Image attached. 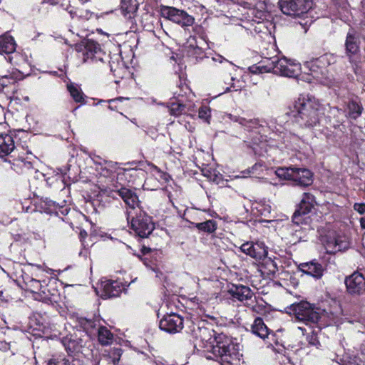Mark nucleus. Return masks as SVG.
<instances>
[{
  "mask_svg": "<svg viewBox=\"0 0 365 365\" xmlns=\"http://www.w3.org/2000/svg\"><path fill=\"white\" fill-rule=\"evenodd\" d=\"M120 168L117 163L105 161L100 164L96 170L99 173L98 182L102 183V190L110 193H116L125 202L127 206L135 208L139 202L135 192L130 189L122 187L118 182Z\"/></svg>",
  "mask_w": 365,
  "mask_h": 365,
  "instance_id": "f257e3e1",
  "label": "nucleus"
},
{
  "mask_svg": "<svg viewBox=\"0 0 365 365\" xmlns=\"http://www.w3.org/2000/svg\"><path fill=\"white\" fill-rule=\"evenodd\" d=\"M297 122L302 126L313 128L320 124L324 115V107L308 95H301L294 103Z\"/></svg>",
  "mask_w": 365,
  "mask_h": 365,
  "instance_id": "f03ea898",
  "label": "nucleus"
},
{
  "mask_svg": "<svg viewBox=\"0 0 365 365\" xmlns=\"http://www.w3.org/2000/svg\"><path fill=\"white\" fill-rule=\"evenodd\" d=\"M66 11L71 17L69 30L78 36L89 31L93 33L91 22L93 21H98L101 17V15L94 13L89 9L74 6L71 4L67 5Z\"/></svg>",
  "mask_w": 365,
  "mask_h": 365,
  "instance_id": "7ed1b4c3",
  "label": "nucleus"
},
{
  "mask_svg": "<svg viewBox=\"0 0 365 365\" xmlns=\"http://www.w3.org/2000/svg\"><path fill=\"white\" fill-rule=\"evenodd\" d=\"M215 340L216 344L213 345L212 353L219 358L221 364H237L240 360L239 352L231 339L223 334H219Z\"/></svg>",
  "mask_w": 365,
  "mask_h": 365,
  "instance_id": "20e7f679",
  "label": "nucleus"
},
{
  "mask_svg": "<svg viewBox=\"0 0 365 365\" xmlns=\"http://www.w3.org/2000/svg\"><path fill=\"white\" fill-rule=\"evenodd\" d=\"M140 203V202H138ZM130 210H127V220H130L132 230L140 237H148L154 229L151 217L139 207V204L135 208L128 206Z\"/></svg>",
  "mask_w": 365,
  "mask_h": 365,
  "instance_id": "39448f33",
  "label": "nucleus"
},
{
  "mask_svg": "<svg viewBox=\"0 0 365 365\" xmlns=\"http://www.w3.org/2000/svg\"><path fill=\"white\" fill-rule=\"evenodd\" d=\"M275 173L278 178L292 180L296 185L302 187L309 186L313 182V175L309 170L306 168H279Z\"/></svg>",
  "mask_w": 365,
  "mask_h": 365,
  "instance_id": "423d86ee",
  "label": "nucleus"
},
{
  "mask_svg": "<svg viewBox=\"0 0 365 365\" xmlns=\"http://www.w3.org/2000/svg\"><path fill=\"white\" fill-rule=\"evenodd\" d=\"M289 309L297 320L307 325L317 323L320 318L319 309L306 301L292 304Z\"/></svg>",
  "mask_w": 365,
  "mask_h": 365,
  "instance_id": "0eeeda50",
  "label": "nucleus"
},
{
  "mask_svg": "<svg viewBox=\"0 0 365 365\" xmlns=\"http://www.w3.org/2000/svg\"><path fill=\"white\" fill-rule=\"evenodd\" d=\"M160 11L163 17L181 26L185 29L195 23V18L192 16L175 7L162 5L160 7Z\"/></svg>",
  "mask_w": 365,
  "mask_h": 365,
  "instance_id": "6e6552de",
  "label": "nucleus"
},
{
  "mask_svg": "<svg viewBox=\"0 0 365 365\" xmlns=\"http://www.w3.org/2000/svg\"><path fill=\"white\" fill-rule=\"evenodd\" d=\"M313 0H279V6L284 14L300 16L312 9Z\"/></svg>",
  "mask_w": 365,
  "mask_h": 365,
  "instance_id": "1a4fd4ad",
  "label": "nucleus"
},
{
  "mask_svg": "<svg viewBox=\"0 0 365 365\" xmlns=\"http://www.w3.org/2000/svg\"><path fill=\"white\" fill-rule=\"evenodd\" d=\"M272 71L282 76L297 78L301 70L300 64L294 61L282 58L272 62Z\"/></svg>",
  "mask_w": 365,
  "mask_h": 365,
  "instance_id": "9d476101",
  "label": "nucleus"
},
{
  "mask_svg": "<svg viewBox=\"0 0 365 365\" xmlns=\"http://www.w3.org/2000/svg\"><path fill=\"white\" fill-rule=\"evenodd\" d=\"M83 43L84 47L83 51L84 61L103 62L104 59L108 57L101 44L96 41L87 38Z\"/></svg>",
  "mask_w": 365,
  "mask_h": 365,
  "instance_id": "9b49d317",
  "label": "nucleus"
},
{
  "mask_svg": "<svg viewBox=\"0 0 365 365\" xmlns=\"http://www.w3.org/2000/svg\"><path fill=\"white\" fill-rule=\"evenodd\" d=\"M183 318L175 313L165 315L159 322L160 329L169 334L180 332L183 329Z\"/></svg>",
  "mask_w": 365,
  "mask_h": 365,
  "instance_id": "f8f14e48",
  "label": "nucleus"
},
{
  "mask_svg": "<svg viewBox=\"0 0 365 365\" xmlns=\"http://www.w3.org/2000/svg\"><path fill=\"white\" fill-rule=\"evenodd\" d=\"M240 249L242 252L256 260L264 259L267 255V247L262 242H247L242 244Z\"/></svg>",
  "mask_w": 365,
  "mask_h": 365,
  "instance_id": "ddd939ff",
  "label": "nucleus"
},
{
  "mask_svg": "<svg viewBox=\"0 0 365 365\" xmlns=\"http://www.w3.org/2000/svg\"><path fill=\"white\" fill-rule=\"evenodd\" d=\"M345 284L347 292L351 295H360L365 291V279L358 272H355L351 275L346 277Z\"/></svg>",
  "mask_w": 365,
  "mask_h": 365,
  "instance_id": "4468645a",
  "label": "nucleus"
},
{
  "mask_svg": "<svg viewBox=\"0 0 365 365\" xmlns=\"http://www.w3.org/2000/svg\"><path fill=\"white\" fill-rule=\"evenodd\" d=\"M186 57L190 61L197 63L205 61L207 63L208 55H211L210 51H207V49L202 48L198 45L190 44L185 50Z\"/></svg>",
  "mask_w": 365,
  "mask_h": 365,
  "instance_id": "2eb2a0df",
  "label": "nucleus"
},
{
  "mask_svg": "<svg viewBox=\"0 0 365 365\" xmlns=\"http://www.w3.org/2000/svg\"><path fill=\"white\" fill-rule=\"evenodd\" d=\"M228 294L233 298L242 302L245 306H247L252 300L255 297L253 292L247 286L239 285L235 286L228 290Z\"/></svg>",
  "mask_w": 365,
  "mask_h": 365,
  "instance_id": "dca6fc26",
  "label": "nucleus"
},
{
  "mask_svg": "<svg viewBox=\"0 0 365 365\" xmlns=\"http://www.w3.org/2000/svg\"><path fill=\"white\" fill-rule=\"evenodd\" d=\"M359 41L354 30L349 31L345 41L346 55L351 63L353 62V57L359 52Z\"/></svg>",
  "mask_w": 365,
  "mask_h": 365,
  "instance_id": "f3484780",
  "label": "nucleus"
},
{
  "mask_svg": "<svg viewBox=\"0 0 365 365\" xmlns=\"http://www.w3.org/2000/svg\"><path fill=\"white\" fill-rule=\"evenodd\" d=\"M25 286L27 290L36 294L34 297L36 299L41 300L45 303L51 302V299L48 294H46L45 289L42 291V294L38 292L42 288L39 280L28 277V281L25 280Z\"/></svg>",
  "mask_w": 365,
  "mask_h": 365,
  "instance_id": "a211bd4d",
  "label": "nucleus"
},
{
  "mask_svg": "<svg viewBox=\"0 0 365 365\" xmlns=\"http://www.w3.org/2000/svg\"><path fill=\"white\" fill-rule=\"evenodd\" d=\"M103 296L105 297H115L119 296L123 289L122 282L118 280L107 279L101 282Z\"/></svg>",
  "mask_w": 365,
  "mask_h": 365,
  "instance_id": "6ab92c4d",
  "label": "nucleus"
},
{
  "mask_svg": "<svg viewBox=\"0 0 365 365\" xmlns=\"http://www.w3.org/2000/svg\"><path fill=\"white\" fill-rule=\"evenodd\" d=\"M304 67L308 70L306 81L309 83H312L314 80L319 81L325 73L312 59L304 62Z\"/></svg>",
  "mask_w": 365,
  "mask_h": 365,
  "instance_id": "aec40b11",
  "label": "nucleus"
},
{
  "mask_svg": "<svg viewBox=\"0 0 365 365\" xmlns=\"http://www.w3.org/2000/svg\"><path fill=\"white\" fill-rule=\"evenodd\" d=\"M299 268L302 272L317 279L320 278L323 274L322 266L317 262H310L301 263Z\"/></svg>",
  "mask_w": 365,
  "mask_h": 365,
  "instance_id": "412c9836",
  "label": "nucleus"
},
{
  "mask_svg": "<svg viewBox=\"0 0 365 365\" xmlns=\"http://www.w3.org/2000/svg\"><path fill=\"white\" fill-rule=\"evenodd\" d=\"M16 48L14 38L7 32L0 36V53H13Z\"/></svg>",
  "mask_w": 365,
  "mask_h": 365,
  "instance_id": "4be33fe9",
  "label": "nucleus"
},
{
  "mask_svg": "<svg viewBox=\"0 0 365 365\" xmlns=\"http://www.w3.org/2000/svg\"><path fill=\"white\" fill-rule=\"evenodd\" d=\"M139 4L137 0H122L120 9L123 15L128 19L134 18L138 9Z\"/></svg>",
  "mask_w": 365,
  "mask_h": 365,
  "instance_id": "5701e85b",
  "label": "nucleus"
},
{
  "mask_svg": "<svg viewBox=\"0 0 365 365\" xmlns=\"http://www.w3.org/2000/svg\"><path fill=\"white\" fill-rule=\"evenodd\" d=\"M251 331L253 334L262 339L268 337L269 334H270L269 329L264 323L262 319L260 317H257L255 319L253 324L251 326Z\"/></svg>",
  "mask_w": 365,
  "mask_h": 365,
  "instance_id": "b1692460",
  "label": "nucleus"
},
{
  "mask_svg": "<svg viewBox=\"0 0 365 365\" xmlns=\"http://www.w3.org/2000/svg\"><path fill=\"white\" fill-rule=\"evenodd\" d=\"M173 78L176 83V87L179 90L181 91H192L190 81L187 79L185 73H175Z\"/></svg>",
  "mask_w": 365,
  "mask_h": 365,
  "instance_id": "393cba45",
  "label": "nucleus"
},
{
  "mask_svg": "<svg viewBox=\"0 0 365 365\" xmlns=\"http://www.w3.org/2000/svg\"><path fill=\"white\" fill-rule=\"evenodd\" d=\"M14 148V142L11 135H0V157L7 155Z\"/></svg>",
  "mask_w": 365,
  "mask_h": 365,
  "instance_id": "a878e982",
  "label": "nucleus"
},
{
  "mask_svg": "<svg viewBox=\"0 0 365 365\" xmlns=\"http://www.w3.org/2000/svg\"><path fill=\"white\" fill-rule=\"evenodd\" d=\"M241 27L244 28L247 31V34H250L252 35H253L254 34H259L262 32L264 33L262 31V29H267V27L264 26V22H254L250 20L244 21V24L241 25Z\"/></svg>",
  "mask_w": 365,
  "mask_h": 365,
  "instance_id": "bb28decb",
  "label": "nucleus"
},
{
  "mask_svg": "<svg viewBox=\"0 0 365 365\" xmlns=\"http://www.w3.org/2000/svg\"><path fill=\"white\" fill-rule=\"evenodd\" d=\"M316 204L314 196L309 192H304L299 205L303 212H310Z\"/></svg>",
  "mask_w": 365,
  "mask_h": 365,
  "instance_id": "cd10ccee",
  "label": "nucleus"
},
{
  "mask_svg": "<svg viewBox=\"0 0 365 365\" xmlns=\"http://www.w3.org/2000/svg\"><path fill=\"white\" fill-rule=\"evenodd\" d=\"M98 341L102 345H108L112 343L113 335L106 327L101 326L98 328Z\"/></svg>",
  "mask_w": 365,
  "mask_h": 365,
  "instance_id": "c85d7f7f",
  "label": "nucleus"
},
{
  "mask_svg": "<svg viewBox=\"0 0 365 365\" xmlns=\"http://www.w3.org/2000/svg\"><path fill=\"white\" fill-rule=\"evenodd\" d=\"M227 117L231 120L237 122L240 125L247 128H256L257 125L259 124L258 120L257 119L247 120L244 118L236 116L230 113L227 114Z\"/></svg>",
  "mask_w": 365,
  "mask_h": 365,
  "instance_id": "c756f323",
  "label": "nucleus"
},
{
  "mask_svg": "<svg viewBox=\"0 0 365 365\" xmlns=\"http://www.w3.org/2000/svg\"><path fill=\"white\" fill-rule=\"evenodd\" d=\"M230 86L226 87L224 91H246L245 81L233 77L230 78Z\"/></svg>",
  "mask_w": 365,
  "mask_h": 365,
  "instance_id": "7c9ffc66",
  "label": "nucleus"
},
{
  "mask_svg": "<svg viewBox=\"0 0 365 365\" xmlns=\"http://www.w3.org/2000/svg\"><path fill=\"white\" fill-rule=\"evenodd\" d=\"M186 105L178 101L170 103L168 107L169 108V111L170 115L174 116H179L185 113Z\"/></svg>",
  "mask_w": 365,
  "mask_h": 365,
  "instance_id": "2f4dec72",
  "label": "nucleus"
},
{
  "mask_svg": "<svg viewBox=\"0 0 365 365\" xmlns=\"http://www.w3.org/2000/svg\"><path fill=\"white\" fill-rule=\"evenodd\" d=\"M195 227L199 230L204 231L205 232L212 233L217 229V223L212 220H209L203 222L196 223Z\"/></svg>",
  "mask_w": 365,
  "mask_h": 365,
  "instance_id": "473e14b6",
  "label": "nucleus"
},
{
  "mask_svg": "<svg viewBox=\"0 0 365 365\" xmlns=\"http://www.w3.org/2000/svg\"><path fill=\"white\" fill-rule=\"evenodd\" d=\"M192 30L194 34L193 39L195 40L196 38H198L202 40L207 45V48H209L208 37L204 27H202L201 25H195L192 27Z\"/></svg>",
  "mask_w": 365,
  "mask_h": 365,
  "instance_id": "72a5a7b5",
  "label": "nucleus"
},
{
  "mask_svg": "<svg viewBox=\"0 0 365 365\" xmlns=\"http://www.w3.org/2000/svg\"><path fill=\"white\" fill-rule=\"evenodd\" d=\"M348 247V242L339 238H334L331 241L327 242V248H331L334 251H341Z\"/></svg>",
  "mask_w": 365,
  "mask_h": 365,
  "instance_id": "f704fd0d",
  "label": "nucleus"
},
{
  "mask_svg": "<svg viewBox=\"0 0 365 365\" xmlns=\"http://www.w3.org/2000/svg\"><path fill=\"white\" fill-rule=\"evenodd\" d=\"M309 214L307 212H303L299 207L294 212L292 216V222L296 225H302L307 222V215Z\"/></svg>",
  "mask_w": 365,
  "mask_h": 365,
  "instance_id": "c9c22d12",
  "label": "nucleus"
},
{
  "mask_svg": "<svg viewBox=\"0 0 365 365\" xmlns=\"http://www.w3.org/2000/svg\"><path fill=\"white\" fill-rule=\"evenodd\" d=\"M272 71V65L264 66L261 65L260 63L256 65H252L249 67V71L252 74H262L264 73L271 72Z\"/></svg>",
  "mask_w": 365,
  "mask_h": 365,
  "instance_id": "e433bc0d",
  "label": "nucleus"
},
{
  "mask_svg": "<svg viewBox=\"0 0 365 365\" xmlns=\"http://www.w3.org/2000/svg\"><path fill=\"white\" fill-rule=\"evenodd\" d=\"M251 16L249 14V18H250V21H259L264 22V21L267 19V12L262 10H250Z\"/></svg>",
  "mask_w": 365,
  "mask_h": 365,
  "instance_id": "4c0bfd02",
  "label": "nucleus"
},
{
  "mask_svg": "<svg viewBox=\"0 0 365 365\" xmlns=\"http://www.w3.org/2000/svg\"><path fill=\"white\" fill-rule=\"evenodd\" d=\"M349 115L352 118L356 119L358 118L362 111V107L356 102H351L349 104Z\"/></svg>",
  "mask_w": 365,
  "mask_h": 365,
  "instance_id": "58836bf2",
  "label": "nucleus"
},
{
  "mask_svg": "<svg viewBox=\"0 0 365 365\" xmlns=\"http://www.w3.org/2000/svg\"><path fill=\"white\" fill-rule=\"evenodd\" d=\"M19 93H11L12 95L8 96V98L10 99L9 106L11 107L14 108L15 106L21 105L23 103V101H29L28 96L21 98V97L19 96L18 95H15V94H19Z\"/></svg>",
  "mask_w": 365,
  "mask_h": 365,
  "instance_id": "ea45409f",
  "label": "nucleus"
},
{
  "mask_svg": "<svg viewBox=\"0 0 365 365\" xmlns=\"http://www.w3.org/2000/svg\"><path fill=\"white\" fill-rule=\"evenodd\" d=\"M312 60L314 63H317L319 66V68L324 71H325L327 67L330 63L327 54L322 55L318 58H312Z\"/></svg>",
  "mask_w": 365,
  "mask_h": 365,
  "instance_id": "a19ab883",
  "label": "nucleus"
},
{
  "mask_svg": "<svg viewBox=\"0 0 365 365\" xmlns=\"http://www.w3.org/2000/svg\"><path fill=\"white\" fill-rule=\"evenodd\" d=\"M15 83V80L8 76H1L0 91H2L4 88H9L11 86L14 85Z\"/></svg>",
  "mask_w": 365,
  "mask_h": 365,
  "instance_id": "79ce46f5",
  "label": "nucleus"
},
{
  "mask_svg": "<svg viewBox=\"0 0 365 365\" xmlns=\"http://www.w3.org/2000/svg\"><path fill=\"white\" fill-rule=\"evenodd\" d=\"M208 55V58L207 60V63L209 65H215V63H222L224 61H227V60L224 58L220 54H215V56Z\"/></svg>",
  "mask_w": 365,
  "mask_h": 365,
  "instance_id": "37998d69",
  "label": "nucleus"
},
{
  "mask_svg": "<svg viewBox=\"0 0 365 365\" xmlns=\"http://www.w3.org/2000/svg\"><path fill=\"white\" fill-rule=\"evenodd\" d=\"M248 302L249 303L247 304V305L246 307L250 308L253 312L258 313V312L262 311L264 308V307L262 304H259L256 301L255 296L252 298V300H251L250 302Z\"/></svg>",
  "mask_w": 365,
  "mask_h": 365,
  "instance_id": "c03bdc74",
  "label": "nucleus"
},
{
  "mask_svg": "<svg viewBox=\"0 0 365 365\" xmlns=\"http://www.w3.org/2000/svg\"><path fill=\"white\" fill-rule=\"evenodd\" d=\"M48 365H71L69 359L59 356L56 358L51 359L48 361Z\"/></svg>",
  "mask_w": 365,
  "mask_h": 365,
  "instance_id": "a18cd8bd",
  "label": "nucleus"
},
{
  "mask_svg": "<svg viewBox=\"0 0 365 365\" xmlns=\"http://www.w3.org/2000/svg\"><path fill=\"white\" fill-rule=\"evenodd\" d=\"M199 118L205 120L209 123V118H210V109L207 106H202L199 109Z\"/></svg>",
  "mask_w": 365,
  "mask_h": 365,
  "instance_id": "49530a36",
  "label": "nucleus"
},
{
  "mask_svg": "<svg viewBox=\"0 0 365 365\" xmlns=\"http://www.w3.org/2000/svg\"><path fill=\"white\" fill-rule=\"evenodd\" d=\"M72 98L77 103L82 104L87 103V101L85 99L83 93H70Z\"/></svg>",
  "mask_w": 365,
  "mask_h": 365,
  "instance_id": "de8ad7c7",
  "label": "nucleus"
},
{
  "mask_svg": "<svg viewBox=\"0 0 365 365\" xmlns=\"http://www.w3.org/2000/svg\"><path fill=\"white\" fill-rule=\"evenodd\" d=\"M63 344L65 346L66 350L68 353L73 352L76 346V341L72 340H68L66 339L63 340Z\"/></svg>",
  "mask_w": 365,
  "mask_h": 365,
  "instance_id": "09e8293b",
  "label": "nucleus"
},
{
  "mask_svg": "<svg viewBox=\"0 0 365 365\" xmlns=\"http://www.w3.org/2000/svg\"><path fill=\"white\" fill-rule=\"evenodd\" d=\"M112 357H113V363L115 365L120 360V356L122 354V350L118 348H113L111 350Z\"/></svg>",
  "mask_w": 365,
  "mask_h": 365,
  "instance_id": "8fccbe9b",
  "label": "nucleus"
},
{
  "mask_svg": "<svg viewBox=\"0 0 365 365\" xmlns=\"http://www.w3.org/2000/svg\"><path fill=\"white\" fill-rule=\"evenodd\" d=\"M82 324L84 329L87 331L92 329H96L97 327L96 321H93L91 319H84L82 322Z\"/></svg>",
  "mask_w": 365,
  "mask_h": 365,
  "instance_id": "3c124183",
  "label": "nucleus"
},
{
  "mask_svg": "<svg viewBox=\"0 0 365 365\" xmlns=\"http://www.w3.org/2000/svg\"><path fill=\"white\" fill-rule=\"evenodd\" d=\"M66 88L68 91H82L80 84L71 82L70 80L66 83Z\"/></svg>",
  "mask_w": 365,
  "mask_h": 365,
  "instance_id": "603ef678",
  "label": "nucleus"
},
{
  "mask_svg": "<svg viewBox=\"0 0 365 365\" xmlns=\"http://www.w3.org/2000/svg\"><path fill=\"white\" fill-rule=\"evenodd\" d=\"M354 209L360 214L365 212V203H355Z\"/></svg>",
  "mask_w": 365,
  "mask_h": 365,
  "instance_id": "864d4df0",
  "label": "nucleus"
},
{
  "mask_svg": "<svg viewBox=\"0 0 365 365\" xmlns=\"http://www.w3.org/2000/svg\"><path fill=\"white\" fill-rule=\"evenodd\" d=\"M51 73H52L53 76H58L61 78H63L66 76V72L63 69L51 71Z\"/></svg>",
  "mask_w": 365,
  "mask_h": 365,
  "instance_id": "5fc2aeb1",
  "label": "nucleus"
},
{
  "mask_svg": "<svg viewBox=\"0 0 365 365\" xmlns=\"http://www.w3.org/2000/svg\"><path fill=\"white\" fill-rule=\"evenodd\" d=\"M309 343L312 345L317 346L319 344V341L314 335H311L308 336Z\"/></svg>",
  "mask_w": 365,
  "mask_h": 365,
  "instance_id": "6e6d98bb",
  "label": "nucleus"
},
{
  "mask_svg": "<svg viewBox=\"0 0 365 365\" xmlns=\"http://www.w3.org/2000/svg\"><path fill=\"white\" fill-rule=\"evenodd\" d=\"M331 111L334 115L336 114V113H337V115H341V114H342V112H341L340 110L337 109L336 108H332V109L331 110Z\"/></svg>",
  "mask_w": 365,
  "mask_h": 365,
  "instance_id": "4d7b16f0",
  "label": "nucleus"
},
{
  "mask_svg": "<svg viewBox=\"0 0 365 365\" xmlns=\"http://www.w3.org/2000/svg\"><path fill=\"white\" fill-rule=\"evenodd\" d=\"M360 224L363 229H365V216L361 217L360 220Z\"/></svg>",
  "mask_w": 365,
  "mask_h": 365,
  "instance_id": "13d9d810",
  "label": "nucleus"
},
{
  "mask_svg": "<svg viewBox=\"0 0 365 365\" xmlns=\"http://www.w3.org/2000/svg\"><path fill=\"white\" fill-rule=\"evenodd\" d=\"M96 31L98 33V34H104L106 35L107 37L109 36V35L106 33H104L101 29H96Z\"/></svg>",
  "mask_w": 365,
  "mask_h": 365,
  "instance_id": "bf43d9fd",
  "label": "nucleus"
},
{
  "mask_svg": "<svg viewBox=\"0 0 365 365\" xmlns=\"http://www.w3.org/2000/svg\"><path fill=\"white\" fill-rule=\"evenodd\" d=\"M81 4H86L91 1V0H78Z\"/></svg>",
  "mask_w": 365,
  "mask_h": 365,
  "instance_id": "052dcab7",
  "label": "nucleus"
},
{
  "mask_svg": "<svg viewBox=\"0 0 365 365\" xmlns=\"http://www.w3.org/2000/svg\"><path fill=\"white\" fill-rule=\"evenodd\" d=\"M199 329H200V332L202 333L203 334H205L208 331L206 328Z\"/></svg>",
  "mask_w": 365,
  "mask_h": 365,
  "instance_id": "680f3d73",
  "label": "nucleus"
},
{
  "mask_svg": "<svg viewBox=\"0 0 365 365\" xmlns=\"http://www.w3.org/2000/svg\"><path fill=\"white\" fill-rule=\"evenodd\" d=\"M109 67H110V70L111 72L114 73L115 71V69H113V67L110 63ZM113 74L115 75V73H113Z\"/></svg>",
  "mask_w": 365,
  "mask_h": 365,
  "instance_id": "e2e57ef3",
  "label": "nucleus"
},
{
  "mask_svg": "<svg viewBox=\"0 0 365 365\" xmlns=\"http://www.w3.org/2000/svg\"><path fill=\"white\" fill-rule=\"evenodd\" d=\"M28 277H29L28 274H26L25 276H23L24 282L25 283V280L28 281Z\"/></svg>",
  "mask_w": 365,
  "mask_h": 365,
  "instance_id": "0e129e2a",
  "label": "nucleus"
},
{
  "mask_svg": "<svg viewBox=\"0 0 365 365\" xmlns=\"http://www.w3.org/2000/svg\"><path fill=\"white\" fill-rule=\"evenodd\" d=\"M57 221L60 223V224H63V221L60 219V218H56Z\"/></svg>",
  "mask_w": 365,
  "mask_h": 365,
  "instance_id": "69168bd1",
  "label": "nucleus"
},
{
  "mask_svg": "<svg viewBox=\"0 0 365 365\" xmlns=\"http://www.w3.org/2000/svg\"><path fill=\"white\" fill-rule=\"evenodd\" d=\"M192 107H193L192 105H190V108H188V110H191Z\"/></svg>",
  "mask_w": 365,
  "mask_h": 365,
  "instance_id": "338daca9",
  "label": "nucleus"
},
{
  "mask_svg": "<svg viewBox=\"0 0 365 365\" xmlns=\"http://www.w3.org/2000/svg\"><path fill=\"white\" fill-rule=\"evenodd\" d=\"M123 98H117V100H120V101H121V100H123Z\"/></svg>",
  "mask_w": 365,
  "mask_h": 365,
  "instance_id": "774afa93",
  "label": "nucleus"
}]
</instances>
